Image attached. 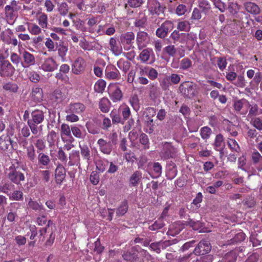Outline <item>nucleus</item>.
<instances>
[{
  "label": "nucleus",
  "mask_w": 262,
  "mask_h": 262,
  "mask_svg": "<svg viewBox=\"0 0 262 262\" xmlns=\"http://www.w3.org/2000/svg\"><path fill=\"white\" fill-rule=\"evenodd\" d=\"M45 116L42 111L35 110L31 113L30 118L27 120V124L35 137H37L42 130V125H39L44 120Z\"/></svg>",
  "instance_id": "1"
},
{
  "label": "nucleus",
  "mask_w": 262,
  "mask_h": 262,
  "mask_svg": "<svg viewBox=\"0 0 262 262\" xmlns=\"http://www.w3.org/2000/svg\"><path fill=\"white\" fill-rule=\"evenodd\" d=\"M164 51L168 54V55L172 57L174 56L177 52V50L173 45H169L166 47L164 49Z\"/></svg>",
  "instance_id": "63"
},
{
  "label": "nucleus",
  "mask_w": 262,
  "mask_h": 262,
  "mask_svg": "<svg viewBox=\"0 0 262 262\" xmlns=\"http://www.w3.org/2000/svg\"><path fill=\"white\" fill-rule=\"evenodd\" d=\"M128 208L127 200H125L121 202V205L117 208L116 213L118 216H122L126 213Z\"/></svg>",
  "instance_id": "35"
},
{
  "label": "nucleus",
  "mask_w": 262,
  "mask_h": 262,
  "mask_svg": "<svg viewBox=\"0 0 262 262\" xmlns=\"http://www.w3.org/2000/svg\"><path fill=\"white\" fill-rule=\"evenodd\" d=\"M147 24V16L144 13L140 12L135 19L134 26L139 29H144Z\"/></svg>",
  "instance_id": "16"
},
{
  "label": "nucleus",
  "mask_w": 262,
  "mask_h": 262,
  "mask_svg": "<svg viewBox=\"0 0 262 262\" xmlns=\"http://www.w3.org/2000/svg\"><path fill=\"white\" fill-rule=\"evenodd\" d=\"M105 162L106 164H105V162L102 160H99L96 163V167L97 169L100 172H103L106 169V167L107 164L109 163L108 160H106Z\"/></svg>",
  "instance_id": "59"
},
{
  "label": "nucleus",
  "mask_w": 262,
  "mask_h": 262,
  "mask_svg": "<svg viewBox=\"0 0 262 262\" xmlns=\"http://www.w3.org/2000/svg\"><path fill=\"white\" fill-rule=\"evenodd\" d=\"M111 102L109 100L105 97L102 98L99 102V107L103 113L109 112Z\"/></svg>",
  "instance_id": "29"
},
{
  "label": "nucleus",
  "mask_w": 262,
  "mask_h": 262,
  "mask_svg": "<svg viewBox=\"0 0 262 262\" xmlns=\"http://www.w3.org/2000/svg\"><path fill=\"white\" fill-rule=\"evenodd\" d=\"M71 128L66 124H62L61 125V135H65L71 137L70 142L72 143L74 141V139L71 136Z\"/></svg>",
  "instance_id": "37"
},
{
  "label": "nucleus",
  "mask_w": 262,
  "mask_h": 262,
  "mask_svg": "<svg viewBox=\"0 0 262 262\" xmlns=\"http://www.w3.org/2000/svg\"><path fill=\"white\" fill-rule=\"evenodd\" d=\"M189 34L180 33L179 31H174L170 35V37L173 40L174 43L176 42H182L183 38L186 36H189Z\"/></svg>",
  "instance_id": "33"
},
{
  "label": "nucleus",
  "mask_w": 262,
  "mask_h": 262,
  "mask_svg": "<svg viewBox=\"0 0 262 262\" xmlns=\"http://www.w3.org/2000/svg\"><path fill=\"white\" fill-rule=\"evenodd\" d=\"M151 53H152L151 49L149 48L144 49L139 55L140 59L143 62L147 61L149 59Z\"/></svg>",
  "instance_id": "42"
},
{
  "label": "nucleus",
  "mask_w": 262,
  "mask_h": 262,
  "mask_svg": "<svg viewBox=\"0 0 262 262\" xmlns=\"http://www.w3.org/2000/svg\"><path fill=\"white\" fill-rule=\"evenodd\" d=\"M7 178L11 182L16 185L20 184V182L25 179L24 174L17 170L14 166L9 167Z\"/></svg>",
  "instance_id": "4"
},
{
  "label": "nucleus",
  "mask_w": 262,
  "mask_h": 262,
  "mask_svg": "<svg viewBox=\"0 0 262 262\" xmlns=\"http://www.w3.org/2000/svg\"><path fill=\"white\" fill-rule=\"evenodd\" d=\"M28 30L32 34H38L41 31L40 28L36 25L31 24L28 26Z\"/></svg>",
  "instance_id": "60"
},
{
  "label": "nucleus",
  "mask_w": 262,
  "mask_h": 262,
  "mask_svg": "<svg viewBox=\"0 0 262 262\" xmlns=\"http://www.w3.org/2000/svg\"><path fill=\"white\" fill-rule=\"evenodd\" d=\"M143 0H128L127 5L132 8H138L143 4Z\"/></svg>",
  "instance_id": "58"
},
{
  "label": "nucleus",
  "mask_w": 262,
  "mask_h": 262,
  "mask_svg": "<svg viewBox=\"0 0 262 262\" xmlns=\"http://www.w3.org/2000/svg\"><path fill=\"white\" fill-rule=\"evenodd\" d=\"M178 29L181 31H189L190 29V24L188 21H183L178 24Z\"/></svg>",
  "instance_id": "51"
},
{
  "label": "nucleus",
  "mask_w": 262,
  "mask_h": 262,
  "mask_svg": "<svg viewBox=\"0 0 262 262\" xmlns=\"http://www.w3.org/2000/svg\"><path fill=\"white\" fill-rule=\"evenodd\" d=\"M251 164L255 167L258 171L262 170V156L256 150L254 149L250 154Z\"/></svg>",
  "instance_id": "8"
},
{
  "label": "nucleus",
  "mask_w": 262,
  "mask_h": 262,
  "mask_svg": "<svg viewBox=\"0 0 262 262\" xmlns=\"http://www.w3.org/2000/svg\"><path fill=\"white\" fill-rule=\"evenodd\" d=\"M165 7L162 6L159 3H156L154 7H151L150 9V13L152 15H161L164 14Z\"/></svg>",
  "instance_id": "30"
},
{
  "label": "nucleus",
  "mask_w": 262,
  "mask_h": 262,
  "mask_svg": "<svg viewBox=\"0 0 262 262\" xmlns=\"http://www.w3.org/2000/svg\"><path fill=\"white\" fill-rule=\"evenodd\" d=\"M58 64L52 58L46 59L41 64V68L44 71L53 72L57 69Z\"/></svg>",
  "instance_id": "15"
},
{
  "label": "nucleus",
  "mask_w": 262,
  "mask_h": 262,
  "mask_svg": "<svg viewBox=\"0 0 262 262\" xmlns=\"http://www.w3.org/2000/svg\"><path fill=\"white\" fill-rule=\"evenodd\" d=\"M84 61L82 58H77L72 65V72L77 75L80 74L84 70Z\"/></svg>",
  "instance_id": "17"
},
{
  "label": "nucleus",
  "mask_w": 262,
  "mask_h": 262,
  "mask_svg": "<svg viewBox=\"0 0 262 262\" xmlns=\"http://www.w3.org/2000/svg\"><path fill=\"white\" fill-rule=\"evenodd\" d=\"M117 65L120 69H122L124 73H126L129 70L131 64L127 60L120 59L118 61Z\"/></svg>",
  "instance_id": "34"
},
{
  "label": "nucleus",
  "mask_w": 262,
  "mask_h": 262,
  "mask_svg": "<svg viewBox=\"0 0 262 262\" xmlns=\"http://www.w3.org/2000/svg\"><path fill=\"white\" fill-rule=\"evenodd\" d=\"M56 50H57L59 56L64 60L68 50L66 43L62 40H59L56 43Z\"/></svg>",
  "instance_id": "22"
},
{
  "label": "nucleus",
  "mask_w": 262,
  "mask_h": 262,
  "mask_svg": "<svg viewBox=\"0 0 262 262\" xmlns=\"http://www.w3.org/2000/svg\"><path fill=\"white\" fill-rule=\"evenodd\" d=\"M71 132L73 135L77 138L81 139L84 137L80 129L77 126H72Z\"/></svg>",
  "instance_id": "57"
},
{
  "label": "nucleus",
  "mask_w": 262,
  "mask_h": 262,
  "mask_svg": "<svg viewBox=\"0 0 262 262\" xmlns=\"http://www.w3.org/2000/svg\"><path fill=\"white\" fill-rule=\"evenodd\" d=\"M105 74L106 77L110 79H116L119 75V72L115 68V71H108V70H106Z\"/></svg>",
  "instance_id": "53"
},
{
  "label": "nucleus",
  "mask_w": 262,
  "mask_h": 262,
  "mask_svg": "<svg viewBox=\"0 0 262 262\" xmlns=\"http://www.w3.org/2000/svg\"><path fill=\"white\" fill-rule=\"evenodd\" d=\"M70 161L68 164L70 166H73L75 164L78 165L80 163V155L79 151L74 150L69 155Z\"/></svg>",
  "instance_id": "27"
},
{
  "label": "nucleus",
  "mask_w": 262,
  "mask_h": 262,
  "mask_svg": "<svg viewBox=\"0 0 262 262\" xmlns=\"http://www.w3.org/2000/svg\"><path fill=\"white\" fill-rule=\"evenodd\" d=\"M3 88L5 90L13 93H16L18 90L17 85L14 83H7L3 85Z\"/></svg>",
  "instance_id": "44"
},
{
  "label": "nucleus",
  "mask_w": 262,
  "mask_h": 262,
  "mask_svg": "<svg viewBox=\"0 0 262 262\" xmlns=\"http://www.w3.org/2000/svg\"><path fill=\"white\" fill-rule=\"evenodd\" d=\"M26 149L28 160L32 162H34L35 161L36 155L34 146L33 144H31Z\"/></svg>",
  "instance_id": "36"
},
{
  "label": "nucleus",
  "mask_w": 262,
  "mask_h": 262,
  "mask_svg": "<svg viewBox=\"0 0 262 262\" xmlns=\"http://www.w3.org/2000/svg\"><path fill=\"white\" fill-rule=\"evenodd\" d=\"M173 27V24L170 21H165L162 24L161 27L157 29L156 35L158 37L163 38L166 37L168 32L171 30Z\"/></svg>",
  "instance_id": "10"
},
{
  "label": "nucleus",
  "mask_w": 262,
  "mask_h": 262,
  "mask_svg": "<svg viewBox=\"0 0 262 262\" xmlns=\"http://www.w3.org/2000/svg\"><path fill=\"white\" fill-rule=\"evenodd\" d=\"M97 144L99 146L100 150L105 154L109 155L113 148V146L110 143L103 139H100L97 141Z\"/></svg>",
  "instance_id": "18"
},
{
  "label": "nucleus",
  "mask_w": 262,
  "mask_h": 262,
  "mask_svg": "<svg viewBox=\"0 0 262 262\" xmlns=\"http://www.w3.org/2000/svg\"><path fill=\"white\" fill-rule=\"evenodd\" d=\"M29 77L30 80L34 83L38 82L40 80L39 75L35 71H32L29 73Z\"/></svg>",
  "instance_id": "64"
},
{
  "label": "nucleus",
  "mask_w": 262,
  "mask_h": 262,
  "mask_svg": "<svg viewBox=\"0 0 262 262\" xmlns=\"http://www.w3.org/2000/svg\"><path fill=\"white\" fill-rule=\"evenodd\" d=\"M37 160L38 164L40 167L43 166L48 168L51 163V159L49 156L42 152H38Z\"/></svg>",
  "instance_id": "21"
},
{
  "label": "nucleus",
  "mask_w": 262,
  "mask_h": 262,
  "mask_svg": "<svg viewBox=\"0 0 262 262\" xmlns=\"http://www.w3.org/2000/svg\"><path fill=\"white\" fill-rule=\"evenodd\" d=\"M68 91L65 88L56 89L53 94L56 101L57 102H62L68 96Z\"/></svg>",
  "instance_id": "23"
},
{
  "label": "nucleus",
  "mask_w": 262,
  "mask_h": 262,
  "mask_svg": "<svg viewBox=\"0 0 262 262\" xmlns=\"http://www.w3.org/2000/svg\"><path fill=\"white\" fill-rule=\"evenodd\" d=\"M211 248L210 242L206 239H203L197 244L192 252L195 255H202L210 252Z\"/></svg>",
  "instance_id": "5"
},
{
  "label": "nucleus",
  "mask_w": 262,
  "mask_h": 262,
  "mask_svg": "<svg viewBox=\"0 0 262 262\" xmlns=\"http://www.w3.org/2000/svg\"><path fill=\"white\" fill-rule=\"evenodd\" d=\"M213 256L212 255H207L200 257L193 258L190 262H212Z\"/></svg>",
  "instance_id": "43"
},
{
  "label": "nucleus",
  "mask_w": 262,
  "mask_h": 262,
  "mask_svg": "<svg viewBox=\"0 0 262 262\" xmlns=\"http://www.w3.org/2000/svg\"><path fill=\"white\" fill-rule=\"evenodd\" d=\"M22 57L24 61L21 62V65L24 68H28L35 64V57L30 53L25 51L22 53Z\"/></svg>",
  "instance_id": "13"
},
{
  "label": "nucleus",
  "mask_w": 262,
  "mask_h": 262,
  "mask_svg": "<svg viewBox=\"0 0 262 262\" xmlns=\"http://www.w3.org/2000/svg\"><path fill=\"white\" fill-rule=\"evenodd\" d=\"M10 199L12 200L15 201H21L23 199V193L22 191L20 190H15L12 193L11 196H10Z\"/></svg>",
  "instance_id": "55"
},
{
  "label": "nucleus",
  "mask_w": 262,
  "mask_h": 262,
  "mask_svg": "<svg viewBox=\"0 0 262 262\" xmlns=\"http://www.w3.org/2000/svg\"><path fill=\"white\" fill-rule=\"evenodd\" d=\"M230 161H235L239 156L240 148L234 139H230Z\"/></svg>",
  "instance_id": "14"
},
{
  "label": "nucleus",
  "mask_w": 262,
  "mask_h": 262,
  "mask_svg": "<svg viewBox=\"0 0 262 262\" xmlns=\"http://www.w3.org/2000/svg\"><path fill=\"white\" fill-rule=\"evenodd\" d=\"M122 257L124 260L131 262L137 261L139 259V252L134 247L125 252Z\"/></svg>",
  "instance_id": "11"
},
{
  "label": "nucleus",
  "mask_w": 262,
  "mask_h": 262,
  "mask_svg": "<svg viewBox=\"0 0 262 262\" xmlns=\"http://www.w3.org/2000/svg\"><path fill=\"white\" fill-rule=\"evenodd\" d=\"M176 152V149L170 143L166 142L163 143L162 149L160 152V156L164 160L174 158Z\"/></svg>",
  "instance_id": "3"
},
{
  "label": "nucleus",
  "mask_w": 262,
  "mask_h": 262,
  "mask_svg": "<svg viewBox=\"0 0 262 262\" xmlns=\"http://www.w3.org/2000/svg\"><path fill=\"white\" fill-rule=\"evenodd\" d=\"M81 149V154L83 158L87 161L90 160L91 158V151L89 148L86 145H84L82 147L80 146Z\"/></svg>",
  "instance_id": "50"
},
{
  "label": "nucleus",
  "mask_w": 262,
  "mask_h": 262,
  "mask_svg": "<svg viewBox=\"0 0 262 262\" xmlns=\"http://www.w3.org/2000/svg\"><path fill=\"white\" fill-rule=\"evenodd\" d=\"M239 6L236 3H230V21L236 24H240L243 15V12L239 11Z\"/></svg>",
  "instance_id": "6"
},
{
  "label": "nucleus",
  "mask_w": 262,
  "mask_h": 262,
  "mask_svg": "<svg viewBox=\"0 0 262 262\" xmlns=\"http://www.w3.org/2000/svg\"><path fill=\"white\" fill-rule=\"evenodd\" d=\"M106 85V82L104 80L99 79L95 84L94 90L97 93H102Z\"/></svg>",
  "instance_id": "41"
},
{
  "label": "nucleus",
  "mask_w": 262,
  "mask_h": 262,
  "mask_svg": "<svg viewBox=\"0 0 262 262\" xmlns=\"http://www.w3.org/2000/svg\"><path fill=\"white\" fill-rule=\"evenodd\" d=\"M109 45L110 50L115 55L118 56L121 54L122 53V47L117 44V40L115 38L112 37L110 38Z\"/></svg>",
  "instance_id": "26"
},
{
  "label": "nucleus",
  "mask_w": 262,
  "mask_h": 262,
  "mask_svg": "<svg viewBox=\"0 0 262 262\" xmlns=\"http://www.w3.org/2000/svg\"><path fill=\"white\" fill-rule=\"evenodd\" d=\"M129 102L136 111H138L140 109L139 100L137 95L133 96L130 99Z\"/></svg>",
  "instance_id": "48"
},
{
  "label": "nucleus",
  "mask_w": 262,
  "mask_h": 262,
  "mask_svg": "<svg viewBox=\"0 0 262 262\" xmlns=\"http://www.w3.org/2000/svg\"><path fill=\"white\" fill-rule=\"evenodd\" d=\"M142 178V173L139 171H136L130 176L129 179V184L133 187L137 186Z\"/></svg>",
  "instance_id": "28"
},
{
  "label": "nucleus",
  "mask_w": 262,
  "mask_h": 262,
  "mask_svg": "<svg viewBox=\"0 0 262 262\" xmlns=\"http://www.w3.org/2000/svg\"><path fill=\"white\" fill-rule=\"evenodd\" d=\"M232 83L237 87L243 88L245 86L244 77L243 75H239Z\"/></svg>",
  "instance_id": "52"
},
{
  "label": "nucleus",
  "mask_w": 262,
  "mask_h": 262,
  "mask_svg": "<svg viewBox=\"0 0 262 262\" xmlns=\"http://www.w3.org/2000/svg\"><path fill=\"white\" fill-rule=\"evenodd\" d=\"M149 40L148 34L144 31H139L138 32L136 37L137 43L138 48L141 50L146 46Z\"/></svg>",
  "instance_id": "12"
},
{
  "label": "nucleus",
  "mask_w": 262,
  "mask_h": 262,
  "mask_svg": "<svg viewBox=\"0 0 262 262\" xmlns=\"http://www.w3.org/2000/svg\"><path fill=\"white\" fill-rule=\"evenodd\" d=\"M32 96L35 101L40 102L42 100L43 98L42 90L38 87L33 88L32 92Z\"/></svg>",
  "instance_id": "32"
},
{
  "label": "nucleus",
  "mask_w": 262,
  "mask_h": 262,
  "mask_svg": "<svg viewBox=\"0 0 262 262\" xmlns=\"http://www.w3.org/2000/svg\"><path fill=\"white\" fill-rule=\"evenodd\" d=\"M192 62L188 58H185L181 61L180 68L183 70H186L191 67Z\"/></svg>",
  "instance_id": "56"
},
{
  "label": "nucleus",
  "mask_w": 262,
  "mask_h": 262,
  "mask_svg": "<svg viewBox=\"0 0 262 262\" xmlns=\"http://www.w3.org/2000/svg\"><path fill=\"white\" fill-rule=\"evenodd\" d=\"M186 225L192 227L193 229L197 230L200 228L203 227L204 225L200 221H194L190 219H188V221L186 222Z\"/></svg>",
  "instance_id": "38"
},
{
  "label": "nucleus",
  "mask_w": 262,
  "mask_h": 262,
  "mask_svg": "<svg viewBox=\"0 0 262 262\" xmlns=\"http://www.w3.org/2000/svg\"><path fill=\"white\" fill-rule=\"evenodd\" d=\"M179 90L184 98L188 99L192 98L198 93L197 85L190 81L182 83L179 86Z\"/></svg>",
  "instance_id": "2"
},
{
  "label": "nucleus",
  "mask_w": 262,
  "mask_h": 262,
  "mask_svg": "<svg viewBox=\"0 0 262 262\" xmlns=\"http://www.w3.org/2000/svg\"><path fill=\"white\" fill-rule=\"evenodd\" d=\"M9 135L4 138L2 136L0 137V149L3 151L9 150L10 145V137L13 136V132L12 130L8 132Z\"/></svg>",
  "instance_id": "25"
},
{
  "label": "nucleus",
  "mask_w": 262,
  "mask_h": 262,
  "mask_svg": "<svg viewBox=\"0 0 262 262\" xmlns=\"http://www.w3.org/2000/svg\"><path fill=\"white\" fill-rule=\"evenodd\" d=\"M135 36L133 32H127L121 34L119 37V40L123 45H128L129 47L126 49L127 50L130 48H133L132 45L134 42Z\"/></svg>",
  "instance_id": "9"
},
{
  "label": "nucleus",
  "mask_w": 262,
  "mask_h": 262,
  "mask_svg": "<svg viewBox=\"0 0 262 262\" xmlns=\"http://www.w3.org/2000/svg\"><path fill=\"white\" fill-rule=\"evenodd\" d=\"M110 116L112 120L113 124H117L119 123H121L122 124L124 123V121H123L120 115L116 110L112 111L111 113Z\"/></svg>",
  "instance_id": "39"
},
{
  "label": "nucleus",
  "mask_w": 262,
  "mask_h": 262,
  "mask_svg": "<svg viewBox=\"0 0 262 262\" xmlns=\"http://www.w3.org/2000/svg\"><path fill=\"white\" fill-rule=\"evenodd\" d=\"M85 108V106L81 103H74L70 104L66 110L67 113L79 114L83 112Z\"/></svg>",
  "instance_id": "20"
},
{
  "label": "nucleus",
  "mask_w": 262,
  "mask_h": 262,
  "mask_svg": "<svg viewBox=\"0 0 262 262\" xmlns=\"http://www.w3.org/2000/svg\"><path fill=\"white\" fill-rule=\"evenodd\" d=\"M162 166L158 162H155L153 164L152 169L154 172L155 174L156 175L155 177H152V178H158L159 177L162 173Z\"/></svg>",
  "instance_id": "47"
},
{
  "label": "nucleus",
  "mask_w": 262,
  "mask_h": 262,
  "mask_svg": "<svg viewBox=\"0 0 262 262\" xmlns=\"http://www.w3.org/2000/svg\"><path fill=\"white\" fill-rule=\"evenodd\" d=\"M211 132V129L209 127L207 126L202 127L201 129V135L202 138L204 139L209 138Z\"/></svg>",
  "instance_id": "54"
},
{
  "label": "nucleus",
  "mask_w": 262,
  "mask_h": 262,
  "mask_svg": "<svg viewBox=\"0 0 262 262\" xmlns=\"http://www.w3.org/2000/svg\"><path fill=\"white\" fill-rule=\"evenodd\" d=\"M56 138L57 134L55 132L52 130L49 133L47 136V141L49 143V146H52L54 145Z\"/></svg>",
  "instance_id": "49"
},
{
  "label": "nucleus",
  "mask_w": 262,
  "mask_h": 262,
  "mask_svg": "<svg viewBox=\"0 0 262 262\" xmlns=\"http://www.w3.org/2000/svg\"><path fill=\"white\" fill-rule=\"evenodd\" d=\"M199 6L205 12L208 11L210 8V6L206 0H199Z\"/></svg>",
  "instance_id": "62"
},
{
  "label": "nucleus",
  "mask_w": 262,
  "mask_h": 262,
  "mask_svg": "<svg viewBox=\"0 0 262 262\" xmlns=\"http://www.w3.org/2000/svg\"><path fill=\"white\" fill-rule=\"evenodd\" d=\"M193 253L192 252L189 254L185 255L182 257H180L178 259H176V262H190L192 261L193 258L192 256Z\"/></svg>",
  "instance_id": "61"
},
{
  "label": "nucleus",
  "mask_w": 262,
  "mask_h": 262,
  "mask_svg": "<svg viewBox=\"0 0 262 262\" xmlns=\"http://www.w3.org/2000/svg\"><path fill=\"white\" fill-rule=\"evenodd\" d=\"M15 71V69L8 60L1 61L0 67V75L2 77L11 76Z\"/></svg>",
  "instance_id": "7"
},
{
  "label": "nucleus",
  "mask_w": 262,
  "mask_h": 262,
  "mask_svg": "<svg viewBox=\"0 0 262 262\" xmlns=\"http://www.w3.org/2000/svg\"><path fill=\"white\" fill-rule=\"evenodd\" d=\"M28 206L30 208L35 211L41 210L43 209L42 205H40L37 202L33 201L31 199H30L28 202Z\"/></svg>",
  "instance_id": "46"
},
{
  "label": "nucleus",
  "mask_w": 262,
  "mask_h": 262,
  "mask_svg": "<svg viewBox=\"0 0 262 262\" xmlns=\"http://www.w3.org/2000/svg\"><path fill=\"white\" fill-rule=\"evenodd\" d=\"M214 145L216 148H219V149H217V150H223L224 149L222 146L224 145V143L223 142V137L221 134H219L216 136Z\"/></svg>",
  "instance_id": "45"
},
{
  "label": "nucleus",
  "mask_w": 262,
  "mask_h": 262,
  "mask_svg": "<svg viewBox=\"0 0 262 262\" xmlns=\"http://www.w3.org/2000/svg\"><path fill=\"white\" fill-rule=\"evenodd\" d=\"M165 225V224L162 216L156 220L151 225L149 226L148 229L151 231H157L162 229Z\"/></svg>",
  "instance_id": "31"
},
{
  "label": "nucleus",
  "mask_w": 262,
  "mask_h": 262,
  "mask_svg": "<svg viewBox=\"0 0 262 262\" xmlns=\"http://www.w3.org/2000/svg\"><path fill=\"white\" fill-rule=\"evenodd\" d=\"M56 182L58 184H61L65 178L66 169L62 165H58L55 171Z\"/></svg>",
  "instance_id": "24"
},
{
  "label": "nucleus",
  "mask_w": 262,
  "mask_h": 262,
  "mask_svg": "<svg viewBox=\"0 0 262 262\" xmlns=\"http://www.w3.org/2000/svg\"><path fill=\"white\" fill-rule=\"evenodd\" d=\"M245 10L249 13L253 15H258L260 12L259 6L254 3L251 2H246L244 4Z\"/></svg>",
  "instance_id": "19"
},
{
  "label": "nucleus",
  "mask_w": 262,
  "mask_h": 262,
  "mask_svg": "<svg viewBox=\"0 0 262 262\" xmlns=\"http://www.w3.org/2000/svg\"><path fill=\"white\" fill-rule=\"evenodd\" d=\"M122 97V93L120 88L116 87L111 95V98L114 102L120 101Z\"/></svg>",
  "instance_id": "40"
}]
</instances>
